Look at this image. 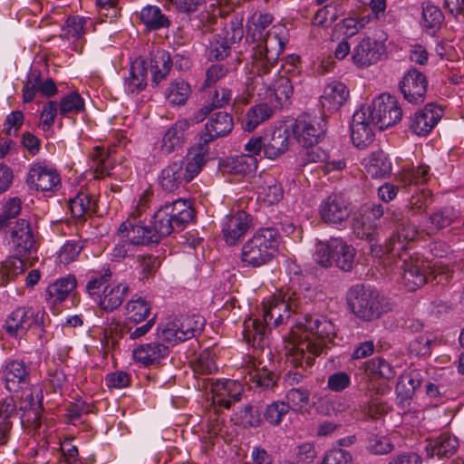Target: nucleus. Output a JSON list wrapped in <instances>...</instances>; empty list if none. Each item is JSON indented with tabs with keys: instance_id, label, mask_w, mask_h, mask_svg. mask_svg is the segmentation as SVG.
Wrapping results in <instances>:
<instances>
[{
	"instance_id": "57",
	"label": "nucleus",
	"mask_w": 464,
	"mask_h": 464,
	"mask_svg": "<svg viewBox=\"0 0 464 464\" xmlns=\"http://www.w3.org/2000/svg\"><path fill=\"white\" fill-rule=\"evenodd\" d=\"M65 382L66 376L61 369L50 368L44 381V388L47 393L62 394Z\"/></svg>"
},
{
	"instance_id": "20",
	"label": "nucleus",
	"mask_w": 464,
	"mask_h": 464,
	"mask_svg": "<svg viewBox=\"0 0 464 464\" xmlns=\"http://www.w3.org/2000/svg\"><path fill=\"white\" fill-rule=\"evenodd\" d=\"M426 76L417 69H410L400 82V90L403 98L411 104L422 103L427 93Z\"/></svg>"
},
{
	"instance_id": "49",
	"label": "nucleus",
	"mask_w": 464,
	"mask_h": 464,
	"mask_svg": "<svg viewBox=\"0 0 464 464\" xmlns=\"http://www.w3.org/2000/svg\"><path fill=\"white\" fill-rule=\"evenodd\" d=\"M444 21L441 10L431 4L427 3L422 6L421 25L429 34H435Z\"/></svg>"
},
{
	"instance_id": "16",
	"label": "nucleus",
	"mask_w": 464,
	"mask_h": 464,
	"mask_svg": "<svg viewBox=\"0 0 464 464\" xmlns=\"http://www.w3.org/2000/svg\"><path fill=\"white\" fill-rule=\"evenodd\" d=\"M10 243L19 257L30 256L37 251V240L28 220L15 221L10 230Z\"/></svg>"
},
{
	"instance_id": "24",
	"label": "nucleus",
	"mask_w": 464,
	"mask_h": 464,
	"mask_svg": "<svg viewBox=\"0 0 464 464\" xmlns=\"http://www.w3.org/2000/svg\"><path fill=\"white\" fill-rule=\"evenodd\" d=\"M384 52L385 46L382 43L365 37L353 48L352 60L357 67H369L378 63Z\"/></svg>"
},
{
	"instance_id": "34",
	"label": "nucleus",
	"mask_w": 464,
	"mask_h": 464,
	"mask_svg": "<svg viewBox=\"0 0 464 464\" xmlns=\"http://www.w3.org/2000/svg\"><path fill=\"white\" fill-rule=\"evenodd\" d=\"M43 391L38 386H32L24 392L21 396V410L24 411V418L33 424H38L41 419Z\"/></svg>"
},
{
	"instance_id": "6",
	"label": "nucleus",
	"mask_w": 464,
	"mask_h": 464,
	"mask_svg": "<svg viewBox=\"0 0 464 464\" xmlns=\"http://www.w3.org/2000/svg\"><path fill=\"white\" fill-rule=\"evenodd\" d=\"M287 29L283 24L273 25L264 38L256 42L253 47L251 72L274 69L280 54L284 52L288 38Z\"/></svg>"
},
{
	"instance_id": "27",
	"label": "nucleus",
	"mask_w": 464,
	"mask_h": 464,
	"mask_svg": "<svg viewBox=\"0 0 464 464\" xmlns=\"http://www.w3.org/2000/svg\"><path fill=\"white\" fill-rule=\"evenodd\" d=\"M443 116V109L436 103H428L418 111L411 121L410 128L417 135H427Z\"/></svg>"
},
{
	"instance_id": "17",
	"label": "nucleus",
	"mask_w": 464,
	"mask_h": 464,
	"mask_svg": "<svg viewBox=\"0 0 464 464\" xmlns=\"http://www.w3.org/2000/svg\"><path fill=\"white\" fill-rule=\"evenodd\" d=\"M31 369L22 360H11L3 367L2 380L10 392H19L30 385Z\"/></svg>"
},
{
	"instance_id": "10",
	"label": "nucleus",
	"mask_w": 464,
	"mask_h": 464,
	"mask_svg": "<svg viewBox=\"0 0 464 464\" xmlns=\"http://www.w3.org/2000/svg\"><path fill=\"white\" fill-rule=\"evenodd\" d=\"M44 309H34L30 306H20L13 310L4 324L5 333L14 338H21L30 329H34L39 337L44 333Z\"/></svg>"
},
{
	"instance_id": "23",
	"label": "nucleus",
	"mask_w": 464,
	"mask_h": 464,
	"mask_svg": "<svg viewBox=\"0 0 464 464\" xmlns=\"http://www.w3.org/2000/svg\"><path fill=\"white\" fill-rule=\"evenodd\" d=\"M373 121L367 115L366 110H359L353 115L351 123V140L358 149H365L374 140Z\"/></svg>"
},
{
	"instance_id": "35",
	"label": "nucleus",
	"mask_w": 464,
	"mask_h": 464,
	"mask_svg": "<svg viewBox=\"0 0 464 464\" xmlns=\"http://www.w3.org/2000/svg\"><path fill=\"white\" fill-rule=\"evenodd\" d=\"M172 66L173 62L167 51L157 50L153 53L150 61L152 84L157 86L165 80L170 72Z\"/></svg>"
},
{
	"instance_id": "19",
	"label": "nucleus",
	"mask_w": 464,
	"mask_h": 464,
	"mask_svg": "<svg viewBox=\"0 0 464 464\" xmlns=\"http://www.w3.org/2000/svg\"><path fill=\"white\" fill-rule=\"evenodd\" d=\"M351 205L342 194H331L319 206L321 219L327 224H341L351 214Z\"/></svg>"
},
{
	"instance_id": "53",
	"label": "nucleus",
	"mask_w": 464,
	"mask_h": 464,
	"mask_svg": "<svg viewBox=\"0 0 464 464\" xmlns=\"http://www.w3.org/2000/svg\"><path fill=\"white\" fill-rule=\"evenodd\" d=\"M191 93L190 85L184 80L170 82L166 91V98L172 105H183Z\"/></svg>"
},
{
	"instance_id": "18",
	"label": "nucleus",
	"mask_w": 464,
	"mask_h": 464,
	"mask_svg": "<svg viewBox=\"0 0 464 464\" xmlns=\"http://www.w3.org/2000/svg\"><path fill=\"white\" fill-rule=\"evenodd\" d=\"M119 237H128L136 246L159 244V240L154 235L150 224L136 218H128L123 221L117 229Z\"/></svg>"
},
{
	"instance_id": "25",
	"label": "nucleus",
	"mask_w": 464,
	"mask_h": 464,
	"mask_svg": "<svg viewBox=\"0 0 464 464\" xmlns=\"http://www.w3.org/2000/svg\"><path fill=\"white\" fill-rule=\"evenodd\" d=\"M252 218L249 214L239 210L226 218L222 226V235L228 246L237 245L251 227Z\"/></svg>"
},
{
	"instance_id": "26",
	"label": "nucleus",
	"mask_w": 464,
	"mask_h": 464,
	"mask_svg": "<svg viewBox=\"0 0 464 464\" xmlns=\"http://www.w3.org/2000/svg\"><path fill=\"white\" fill-rule=\"evenodd\" d=\"M169 345L166 342L160 340L157 334L155 341L141 343L133 350V359L144 366L159 364L162 359L169 355Z\"/></svg>"
},
{
	"instance_id": "5",
	"label": "nucleus",
	"mask_w": 464,
	"mask_h": 464,
	"mask_svg": "<svg viewBox=\"0 0 464 464\" xmlns=\"http://www.w3.org/2000/svg\"><path fill=\"white\" fill-rule=\"evenodd\" d=\"M279 238L272 227L258 229L242 246L243 266L256 268L268 264L278 251Z\"/></svg>"
},
{
	"instance_id": "7",
	"label": "nucleus",
	"mask_w": 464,
	"mask_h": 464,
	"mask_svg": "<svg viewBox=\"0 0 464 464\" xmlns=\"http://www.w3.org/2000/svg\"><path fill=\"white\" fill-rule=\"evenodd\" d=\"M206 150L197 151L192 148L188 156L187 163L176 160L166 166L160 172L159 182L163 190L173 192L184 184L190 182L203 169L206 162Z\"/></svg>"
},
{
	"instance_id": "59",
	"label": "nucleus",
	"mask_w": 464,
	"mask_h": 464,
	"mask_svg": "<svg viewBox=\"0 0 464 464\" xmlns=\"http://www.w3.org/2000/svg\"><path fill=\"white\" fill-rule=\"evenodd\" d=\"M334 238L326 242H320L316 245L314 258L317 264L324 267L331 266L334 261L335 248L334 247Z\"/></svg>"
},
{
	"instance_id": "21",
	"label": "nucleus",
	"mask_w": 464,
	"mask_h": 464,
	"mask_svg": "<svg viewBox=\"0 0 464 464\" xmlns=\"http://www.w3.org/2000/svg\"><path fill=\"white\" fill-rule=\"evenodd\" d=\"M210 392L212 393L211 407L218 409H228L232 403L240 400L243 386L240 382L234 380H218L211 383Z\"/></svg>"
},
{
	"instance_id": "47",
	"label": "nucleus",
	"mask_w": 464,
	"mask_h": 464,
	"mask_svg": "<svg viewBox=\"0 0 464 464\" xmlns=\"http://www.w3.org/2000/svg\"><path fill=\"white\" fill-rule=\"evenodd\" d=\"M335 248L334 262L343 271H351L354 265L356 250L342 238H334Z\"/></svg>"
},
{
	"instance_id": "51",
	"label": "nucleus",
	"mask_w": 464,
	"mask_h": 464,
	"mask_svg": "<svg viewBox=\"0 0 464 464\" xmlns=\"http://www.w3.org/2000/svg\"><path fill=\"white\" fill-rule=\"evenodd\" d=\"M160 259L150 254H142L136 256V270L139 272L140 281H149L153 278L160 266Z\"/></svg>"
},
{
	"instance_id": "63",
	"label": "nucleus",
	"mask_w": 464,
	"mask_h": 464,
	"mask_svg": "<svg viewBox=\"0 0 464 464\" xmlns=\"http://www.w3.org/2000/svg\"><path fill=\"white\" fill-rule=\"evenodd\" d=\"M257 169V160L255 157L246 154L237 156L232 160L231 169L237 174L246 175L255 172Z\"/></svg>"
},
{
	"instance_id": "15",
	"label": "nucleus",
	"mask_w": 464,
	"mask_h": 464,
	"mask_svg": "<svg viewBox=\"0 0 464 464\" xmlns=\"http://www.w3.org/2000/svg\"><path fill=\"white\" fill-rule=\"evenodd\" d=\"M429 268L428 262L419 256L404 258L399 271L401 283L409 291H415L426 284Z\"/></svg>"
},
{
	"instance_id": "8",
	"label": "nucleus",
	"mask_w": 464,
	"mask_h": 464,
	"mask_svg": "<svg viewBox=\"0 0 464 464\" xmlns=\"http://www.w3.org/2000/svg\"><path fill=\"white\" fill-rule=\"evenodd\" d=\"M250 88L258 96L276 103L275 107H283L289 103L294 88L288 77L278 74L273 69L252 72Z\"/></svg>"
},
{
	"instance_id": "61",
	"label": "nucleus",
	"mask_w": 464,
	"mask_h": 464,
	"mask_svg": "<svg viewBox=\"0 0 464 464\" xmlns=\"http://www.w3.org/2000/svg\"><path fill=\"white\" fill-rule=\"evenodd\" d=\"M288 412L289 407L285 402L284 401H276L266 406L264 418L271 425L278 426Z\"/></svg>"
},
{
	"instance_id": "3",
	"label": "nucleus",
	"mask_w": 464,
	"mask_h": 464,
	"mask_svg": "<svg viewBox=\"0 0 464 464\" xmlns=\"http://www.w3.org/2000/svg\"><path fill=\"white\" fill-rule=\"evenodd\" d=\"M112 272L108 266L99 271H92L86 285V291L90 297L105 312H113L123 303L130 294L127 283L111 285Z\"/></svg>"
},
{
	"instance_id": "4",
	"label": "nucleus",
	"mask_w": 464,
	"mask_h": 464,
	"mask_svg": "<svg viewBox=\"0 0 464 464\" xmlns=\"http://www.w3.org/2000/svg\"><path fill=\"white\" fill-rule=\"evenodd\" d=\"M195 211L189 201L177 199L161 206L152 216L150 224L154 235L160 240L175 230H182L193 220Z\"/></svg>"
},
{
	"instance_id": "38",
	"label": "nucleus",
	"mask_w": 464,
	"mask_h": 464,
	"mask_svg": "<svg viewBox=\"0 0 464 464\" xmlns=\"http://www.w3.org/2000/svg\"><path fill=\"white\" fill-rule=\"evenodd\" d=\"M220 409L217 407H210L208 418L206 422L204 435L202 438L203 450L205 452L212 450L216 440L222 430L223 421L220 420Z\"/></svg>"
},
{
	"instance_id": "1",
	"label": "nucleus",
	"mask_w": 464,
	"mask_h": 464,
	"mask_svg": "<svg viewBox=\"0 0 464 464\" xmlns=\"http://www.w3.org/2000/svg\"><path fill=\"white\" fill-rule=\"evenodd\" d=\"M335 336V327L331 320L323 315L306 314L292 329L287 360L295 367L306 369L326 346V341Z\"/></svg>"
},
{
	"instance_id": "39",
	"label": "nucleus",
	"mask_w": 464,
	"mask_h": 464,
	"mask_svg": "<svg viewBox=\"0 0 464 464\" xmlns=\"http://www.w3.org/2000/svg\"><path fill=\"white\" fill-rule=\"evenodd\" d=\"M76 285L77 281L74 276L61 277L46 288L47 299L53 304L63 302Z\"/></svg>"
},
{
	"instance_id": "2",
	"label": "nucleus",
	"mask_w": 464,
	"mask_h": 464,
	"mask_svg": "<svg viewBox=\"0 0 464 464\" xmlns=\"http://www.w3.org/2000/svg\"><path fill=\"white\" fill-rule=\"evenodd\" d=\"M293 304H286L279 296H271L263 302V320L247 319L244 321L243 337L248 345L261 349L266 343V329L276 327L289 319Z\"/></svg>"
},
{
	"instance_id": "37",
	"label": "nucleus",
	"mask_w": 464,
	"mask_h": 464,
	"mask_svg": "<svg viewBox=\"0 0 464 464\" xmlns=\"http://www.w3.org/2000/svg\"><path fill=\"white\" fill-rule=\"evenodd\" d=\"M363 160L367 174L373 179L386 178L392 171V163L382 150L371 153Z\"/></svg>"
},
{
	"instance_id": "62",
	"label": "nucleus",
	"mask_w": 464,
	"mask_h": 464,
	"mask_svg": "<svg viewBox=\"0 0 464 464\" xmlns=\"http://www.w3.org/2000/svg\"><path fill=\"white\" fill-rule=\"evenodd\" d=\"M120 0H96L99 17L102 22L112 23L121 15Z\"/></svg>"
},
{
	"instance_id": "43",
	"label": "nucleus",
	"mask_w": 464,
	"mask_h": 464,
	"mask_svg": "<svg viewBox=\"0 0 464 464\" xmlns=\"http://www.w3.org/2000/svg\"><path fill=\"white\" fill-rule=\"evenodd\" d=\"M274 113L273 107L263 102L252 106L246 112L242 126L246 131H253L259 124L268 120Z\"/></svg>"
},
{
	"instance_id": "64",
	"label": "nucleus",
	"mask_w": 464,
	"mask_h": 464,
	"mask_svg": "<svg viewBox=\"0 0 464 464\" xmlns=\"http://www.w3.org/2000/svg\"><path fill=\"white\" fill-rule=\"evenodd\" d=\"M193 370L197 373L209 374L218 371L214 354L208 351L202 352L193 362Z\"/></svg>"
},
{
	"instance_id": "44",
	"label": "nucleus",
	"mask_w": 464,
	"mask_h": 464,
	"mask_svg": "<svg viewBox=\"0 0 464 464\" xmlns=\"http://www.w3.org/2000/svg\"><path fill=\"white\" fill-rule=\"evenodd\" d=\"M289 411L304 414L309 412L310 391L302 387L291 388L285 395Z\"/></svg>"
},
{
	"instance_id": "55",
	"label": "nucleus",
	"mask_w": 464,
	"mask_h": 464,
	"mask_svg": "<svg viewBox=\"0 0 464 464\" xmlns=\"http://www.w3.org/2000/svg\"><path fill=\"white\" fill-rule=\"evenodd\" d=\"M126 311L131 322L140 324L150 314V305L142 297L135 295L127 303Z\"/></svg>"
},
{
	"instance_id": "48",
	"label": "nucleus",
	"mask_w": 464,
	"mask_h": 464,
	"mask_svg": "<svg viewBox=\"0 0 464 464\" xmlns=\"http://www.w3.org/2000/svg\"><path fill=\"white\" fill-rule=\"evenodd\" d=\"M71 212L74 218H81L85 215H92L96 212V201L86 191H81L69 201Z\"/></svg>"
},
{
	"instance_id": "33",
	"label": "nucleus",
	"mask_w": 464,
	"mask_h": 464,
	"mask_svg": "<svg viewBox=\"0 0 464 464\" xmlns=\"http://www.w3.org/2000/svg\"><path fill=\"white\" fill-rule=\"evenodd\" d=\"M148 68L144 60L135 59L130 67L129 75L124 78V90L128 94H137L147 86Z\"/></svg>"
},
{
	"instance_id": "60",
	"label": "nucleus",
	"mask_w": 464,
	"mask_h": 464,
	"mask_svg": "<svg viewBox=\"0 0 464 464\" xmlns=\"http://www.w3.org/2000/svg\"><path fill=\"white\" fill-rule=\"evenodd\" d=\"M431 194L428 190H422L420 193L412 195L407 206L408 213L411 217L421 214L431 205Z\"/></svg>"
},
{
	"instance_id": "56",
	"label": "nucleus",
	"mask_w": 464,
	"mask_h": 464,
	"mask_svg": "<svg viewBox=\"0 0 464 464\" xmlns=\"http://www.w3.org/2000/svg\"><path fill=\"white\" fill-rule=\"evenodd\" d=\"M459 218V212L453 208L445 207L429 216L432 228L441 229L456 222Z\"/></svg>"
},
{
	"instance_id": "13",
	"label": "nucleus",
	"mask_w": 464,
	"mask_h": 464,
	"mask_svg": "<svg viewBox=\"0 0 464 464\" xmlns=\"http://www.w3.org/2000/svg\"><path fill=\"white\" fill-rule=\"evenodd\" d=\"M292 131L295 139L301 146L315 145L324 134V119L310 114L300 115L292 125Z\"/></svg>"
},
{
	"instance_id": "42",
	"label": "nucleus",
	"mask_w": 464,
	"mask_h": 464,
	"mask_svg": "<svg viewBox=\"0 0 464 464\" xmlns=\"http://www.w3.org/2000/svg\"><path fill=\"white\" fill-rule=\"evenodd\" d=\"M459 443L455 437L441 434L426 447V450L430 457L450 458L456 452Z\"/></svg>"
},
{
	"instance_id": "58",
	"label": "nucleus",
	"mask_w": 464,
	"mask_h": 464,
	"mask_svg": "<svg viewBox=\"0 0 464 464\" xmlns=\"http://www.w3.org/2000/svg\"><path fill=\"white\" fill-rule=\"evenodd\" d=\"M84 110L83 99L78 92H71L64 96L59 103V112L63 116L77 114Z\"/></svg>"
},
{
	"instance_id": "29",
	"label": "nucleus",
	"mask_w": 464,
	"mask_h": 464,
	"mask_svg": "<svg viewBox=\"0 0 464 464\" xmlns=\"http://www.w3.org/2000/svg\"><path fill=\"white\" fill-rule=\"evenodd\" d=\"M57 91L56 84L51 78L43 82L41 72L38 70H31L22 91L23 102H32L37 92L49 98L54 96Z\"/></svg>"
},
{
	"instance_id": "11",
	"label": "nucleus",
	"mask_w": 464,
	"mask_h": 464,
	"mask_svg": "<svg viewBox=\"0 0 464 464\" xmlns=\"http://www.w3.org/2000/svg\"><path fill=\"white\" fill-rule=\"evenodd\" d=\"M205 325V319L199 314L181 315L173 321L159 327L158 335L160 340L170 345L195 337Z\"/></svg>"
},
{
	"instance_id": "32",
	"label": "nucleus",
	"mask_w": 464,
	"mask_h": 464,
	"mask_svg": "<svg viewBox=\"0 0 464 464\" xmlns=\"http://www.w3.org/2000/svg\"><path fill=\"white\" fill-rule=\"evenodd\" d=\"M188 130V121L178 120L164 133L160 143V150L165 154H170L181 149L185 142V133Z\"/></svg>"
},
{
	"instance_id": "12",
	"label": "nucleus",
	"mask_w": 464,
	"mask_h": 464,
	"mask_svg": "<svg viewBox=\"0 0 464 464\" xmlns=\"http://www.w3.org/2000/svg\"><path fill=\"white\" fill-rule=\"evenodd\" d=\"M362 109L367 111V115L373 121V124L381 130L396 124L402 116V110L397 99L388 93H382L373 100L371 106Z\"/></svg>"
},
{
	"instance_id": "28",
	"label": "nucleus",
	"mask_w": 464,
	"mask_h": 464,
	"mask_svg": "<svg viewBox=\"0 0 464 464\" xmlns=\"http://www.w3.org/2000/svg\"><path fill=\"white\" fill-rule=\"evenodd\" d=\"M350 91L341 82L328 83L320 97V104L324 111L334 112L339 111L349 100Z\"/></svg>"
},
{
	"instance_id": "30",
	"label": "nucleus",
	"mask_w": 464,
	"mask_h": 464,
	"mask_svg": "<svg viewBox=\"0 0 464 464\" xmlns=\"http://www.w3.org/2000/svg\"><path fill=\"white\" fill-rule=\"evenodd\" d=\"M256 194L259 201L272 206L282 200L284 189L275 176L263 172L256 181Z\"/></svg>"
},
{
	"instance_id": "52",
	"label": "nucleus",
	"mask_w": 464,
	"mask_h": 464,
	"mask_svg": "<svg viewBox=\"0 0 464 464\" xmlns=\"http://www.w3.org/2000/svg\"><path fill=\"white\" fill-rule=\"evenodd\" d=\"M24 270V263L21 257L9 256L0 263V285L14 280Z\"/></svg>"
},
{
	"instance_id": "46",
	"label": "nucleus",
	"mask_w": 464,
	"mask_h": 464,
	"mask_svg": "<svg viewBox=\"0 0 464 464\" xmlns=\"http://www.w3.org/2000/svg\"><path fill=\"white\" fill-rule=\"evenodd\" d=\"M272 22L273 16L270 14H254L246 23V40L259 42L265 36L264 31Z\"/></svg>"
},
{
	"instance_id": "41",
	"label": "nucleus",
	"mask_w": 464,
	"mask_h": 464,
	"mask_svg": "<svg viewBox=\"0 0 464 464\" xmlns=\"http://www.w3.org/2000/svg\"><path fill=\"white\" fill-rule=\"evenodd\" d=\"M246 367L248 374V382L253 383L255 387L266 389L276 384L275 373L267 371L265 367L259 368L255 359L249 357Z\"/></svg>"
},
{
	"instance_id": "14",
	"label": "nucleus",
	"mask_w": 464,
	"mask_h": 464,
	"mask_svg": "<svg viewBox=\"0 0 464 464\" xmlns=\"http://www.w3.org/2000/svg\"><path fill=\"white\" fill-rule=\"evenodd\" d=\"M234 122L232 116L225 111H218L214 113L205 125V132H203L198 139L195 147L197 151L206 150L204 155L205 159L208 160V144L219 137H223L230 133L233 130Z\"/></svg>"
},
{
	"instance_id": "22",
	"label": "nucleus",
	"mask_w": 464,
	"mask_h": 464,
	"mask_svg": "<svg viewBox=\"0 0 464 464\" xmlns=\"http://www.w3.org/2000/svg\"><path fill=\"white\" fill-rule=\"evenodd\" d=\"M27 184L41 191H53L61 184L57 170L43 163L33 164L28 171Z\"/></svg>"
},
{
	"instance_id": "45",
	"label": "nucleus",
	"mask_w": 464,
	"mask_h": 464,
	"mask_svg": "<svg viewBox=\"0 0 464 464\" xmlns=\"http://www.w3.org/2000/svg\"><path fill=\"white\" fill-rule=\"evenodd\" d=\"M91 169L93 171L95 179H103L110 176L111 169V160L109 152L102 147H95L90 154Z\"/></svg>"
},
{
	"instance_id": "54",
	"label": "nucleus",
	"mask_w": 464,
	"mask_h": 464,
	"mask_svg": "<svg viewBox=\"0 0 464 464\" xmlns=\"http://www.w3.org/2000/svg\"><path fill=\"white\" fill-rule=\"evenodd\" d=\"M353 230L356 237L372 243L377 237V223L371 222L363 216L355 217L353 221Z\"/></svg>"
},
{
	"instance_id": "31",
	"label": "nucleus",
	"mask_w": 464,
	"mask_h": 464,
	"mask_svg": "<svg viewBox=\"0 0 464 464\" xmlns=\"http://www.w3.org/2000/svg\"><path fill=\"white\" fill-rule=\"evenodd\" d=\"M419 235L418 228L409 219L399 223L389 241V250L401 255Z\"/></svg>"
},
{
	"instance_id": "9",
	"label": "nucleus",
	"mask_w": 464,
	"mask_h": 464,
	"mask_svg": "<svg viewBox=\"0 0 464 464\" xmlns=\"http://www.w3.org/2000/svg\"><path fill=\"white\" fill-rule=\"evenodd\" d=\"M349 304L360 319L372 321L388 311V304L380 293L371 287L355 285L349 292Z\"/></svg>"
},
{
	"instance_id": "40",
	"label": "nucleus",
	"mask_w": 464,
	"mask_h": 464,
	"mask_svg": "<svg viewBox=\"0 0 464 464\" xmlns=\"http://www.w3.org/2000/svg\"><path fill=\"white\" fill-rule=\"evenodd\" d=\"M289 143V133L286 130H275L270 140L264 145V153L268 159H276L288 150Z\"/></svg>"
},
{
	"instance_id": "50",
	"label": "nucleus",
	"mask_w": 464,
	"mask_h": 464,
	"mask_svg": "<svg viewBox=\"0 0 464 464\" xmlns=\"http://www.w3.org/2000/svg\"><path fill=\"white\" fill-rule=\"evenodd\" d=\"M365 373L371 379L392 380L395 377V369L389 362L381 357H375L365 363Z\"/></svg>"
},
{
	"instance_id": "36",
	"label": "nucleus",
	"mask_w": 464,
	"mask_h": 464,
	"mask_svg": "<svg viewBox=\"0 0 464 464\" xmlns=\"http://www.w3.org/2000/svg\"><path fill=\"white\" fill-rule=\"evenodd\" d=\"M139 19L148 31H158L170 25L168 16L157 5L144 6L139 13Z\"/></svg>"
}]
</instances>
